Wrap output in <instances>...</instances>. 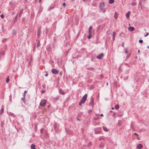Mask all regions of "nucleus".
<instances>
[{"label":"nucleus","mask_w":149,"mask_h":149,"mask_svg":"<svg viewBox=\"0 0 149 149\" xmlns=\"http://www.w3.org/2000/svg\"><path fill=\"white\" fill-rule=\"evenodd\" d=\"M105 5L104 3L103 2H101L100 3L99 8L101 10L103 13H104L106 12L105 8Z\"/></svg>","instance_id":"1"},{"label":"nucleus","mask_w":149,"mask_h":149,"mask_svg":"<svg viewBox=\"0 0 149 149\" xmlns=\"http://www.w3.org/2000/svg\"><path fill=\"white\" fill-rule=\"evenodd\" d=\"M87 97V94H85L83 96L81 100L79 102V105L81 106L83 104H84L86 101Z\"/></svg>","instance_id":"2"},{"label":"nucleus","mask_w":149,"mask_h":149,"mask_svg":"<svg viewBox=\"0 0 149 149\" xmlns=\"http://www.w3.org/2000/svg\"><path fill=\"white\" fill-rule=\"evenodd\" d=\"M94 131L95 134H99L100 132L101 128L100 127L95 128L94 129Z\"/></svg>","instance_id":"3"},{"label":"nucleus","mask_w":149,"mask_h":149,"mask_svg":"<svg viewBox=\"0 0 149 149\" xmlns=\"http://www.w3.org/2000/svg\"><path fill=\"white\" fill-rule=\"evenodd\" d=\"M46 103L45 100H42L40 103V105L42 107H44Z\"/></svg>","instance_id":"4"},{"label":"nucleus","mask_w":149,"mask_h":149,"mask_svg":"<svg viewBox=\"0 0 149 149\" xmlns=\"http://www.w3.org/2000/svg\"><path fill=\"white\" fill-rule=\"evenodd\" d=\"M52 72L53 74H57L58 73V71L55 69H52Z\"/></svg>","instance_id":"5"},{"label":"nucleus","mask_w":149,"mask_h":149,"mask_svg":"<svg viewBox=\"0 0 149 149\" xmlns=\"http://www.w3.org/2000/svg\"><path fill=\"white\" fill-rule=\"evenodd\" d=\"M93 102H94V99L93 98L91 97V101L89 103V105L90 106H91L92 107L93 106Z\"/></svg>","instance_id":"6"},{"label":"nucleus","mask_w":149,"mask_h":149,"mask_svg":"<svg viewBox=\"0 0 149 149\" xmlns=\"http://www.w3.org/2000/svg\"><path fill=\"white\" fill-rule=\"evenodd\" d=\"M104 54L103 53H101L100 55L97 56V58L99 59H101L103 57Z\"/></svg>","instance_id":"7"},{"label":"nucleus","mask_w":149,"mask_h":149,"mask_svg":"<svg viewBox=\"0 0 149 149\" xmlns=\"http://www.w3.org/2000/svg\"><path fill=\"white\" fill-rule=\"evenodd\" d=\"M142 147V145L141 144H139L136 146L137 149H141Z\"/></svg>","instance_id":"8"},{"label":"nucleus","mask_w":149,"mask_h":149,"mask_svg":"<svg viewBox=\"0 0 149 149\" xmlns=\"http://www.w3.org/2000/svg\"><path fill=\"white\" fill-rule=\"evenodd\" d=\"M41 33V28H39L38 29V36H40Z\"/></svg>","instance_id":"9"},{"label":"nucleus","mask_w":149,"mask_h":149,"mask_svg":"<svg viewBox=\"0 0 149 149\" xmlns=\"http://www.w3.org/2000/svg\"><path fill=\"white\" fill-rule=\"evenodd\" d=\"M120 36L121 37L124 38L125 37V34L123 33H121L120 34Z\"/></svg>","instance_id":"10"},{"label":"nucleus","mask_w":149,"mask_h":149,"mask_svg":"<svg viewBox=\"0 0 149 149\" xmlns=\"http://www.w3.org/2000/svg\"><path fill=\"white\" fill-rule=\"evenodd\" d=\"M46 49L48 51H50L51 50L50 46L49 45H48L46 47Z\"/></svg>","instance_id":"11"},{"label":"nucleus","mask_w":149,"mask_h":149,"mask_svg":"<svg viewBox=\"0 0 149 149\" xmlns=\"http://www.w3.org/2000/svg\"><path fill=\"white\" fill-rule=\"evenodd\" d=\"M128 30L130 31H133L134 30V27H132V26H130V27H129L128 28Z\"/></svg>","instance_id":"12"},{"label":"nucleus","mask_w":149,"mask_h":149,"mask_svg":"<svg viewBox=\"0 0 149 149\" xmlns=\"http://www.w3.org/2000/svg\"><path fill=\"white\" fill-rule=\"evenodd\" d=\"M59 92L60 94L62 95H64L65 94V93L61 89H59Z\"/></svg>","instance_id":"13"},{"label":"nucleus","mask_w":149,"mask_h":149,"mask_svg":"<svg viewBox=\"0 0 149 149\" xmlns=\"http://www.w3.org/2000/svg\"><path fill=\"white\" fill-rule=\"evenodd\" d=\"M130 12L129 11L126 14V16L127 18H128L130 17Z\"/></svg>","instance_id":"14"},{"label":"nucleus","mask_w":149,"mask_h":149,"mask_svg":"<svg viewBox=\"0 0 149 149\" xmlns=\"http://www.w3.org/2000/svg\"><path fill=\"white\" fill-rule=\"evenodd\" d=\"M116 36V33L114 32H113V35H112V37H113V40H115V36Z\"/></svg>","instance_id":"15"},{"label":"nucleus","mask_w":149,"mask_h":149,"mask_svg":"<svg viewBox=\"0 0 149 149\" xmlns=\"http://www.w3.org/2000/svg\"><path fill=\"white\" fill-rule=\"evenodd\" d=\"M31 147V149H36L35 148V145L33 144H32Z\"/></svg>","instance_id":"16"},{"label":"nucleus","mask_w":149,"mask_h":149,"mask_svg":"<svg viewBox=\"0 0 149 149\" xmlns=\"http://www.w3.org/2000/svg\"><path fill=\"white\" fill-rule=\"evenodd\" d=\"M23 12V9H22L20 11L19 14V17H20L21 15H22V13Z\"/></svg>","instance_id":"17"},{"label":"nucleus","mask_w":149,"mask_h":149,"mask_svg":"<svg viewBox=\"0 0 149 149\" xmlns=\"http://www.w3.org/2000/svg\"><path fill=\"white\" fill-rule=\"evenodd\" d=\"M18 15V14H17L16 15V16L15 17V19L14 20L13 22L14 23H15L17 21Z\"/></svg>","instance_id":"18"},{"label":"nucleus","mask_w":149,"mask_h":149,"mask_svg":"<svg viewBox=\"0 0 149 149\" xmlns=\"http://www.w3.org/2000/svg\"><path fill=\"white\" fill-rule=\"evenodd\" d=\"M114 0H109V4H111L114 2Z\"/></svg>","instance_id":"19"},{"label":"nucleus","mask_w":149,"mask_h":149,"mask_svg":"<svg viewBox=\"0 0 149 149\" xmlns=\"http://www.w3.org/2000/svg\"><path fill=\"white\" fill-rule=\"evenodd\" d=\"M102 128H103V129L104 130V131H105V132H107V131H108V130L107 129V128L106 127H104L103 126L102 127Z\"/></svg>","instance_id":"20"},{"label":"nucleus","mask_w":149,"mask_h":149,"mask_svg":"<svg viewBox=\"0 0 149 149\" xmlns=\"http://www.w3.org/2000/svg\"><path fill=\"white\" fill-rule=\"evenodd\" d=\"M122 124V122L121 120H118V125L119 126H120Z\"/></svg>","instance_id":"21"},{"label":"nucleus","mask_w":149,"mask_h":149,"mask_svg":"<svg viewBox=\"0 0 149 149\" xmlns=\"http://www.w3.org/2000/svg\"><path fill=\"white\" fill-rule=\"evenodd\" d=\"M4 55V53L3 51L0 52V56Z\"/></svg>","instance_id":"22"},{"label":"nucleus","mask_w":149,"mask_h":149,"mask_svg":"<svg viewBox=\"0 0 149 149\" xmlns=\"http://www.w3.org/2000/svg\"><path fill=\"white\" fill-rule=\"evenodd\" d=\"M115 108L116 109H118L119 108V105L118 104L116 105L115 107Z\"/></svg>","instance_id":"23"},{"label":"nucleus","mask_w":149,"mask_h":149,"mask_svg":"<svg viewBox=\"0 0 149 149\" xmlns=\"http://www.w3.org/2000/svg\"><path fill=\"white\" fill-rule=\"evenodd\" d=\"M57 124L56 123H55L54 124V127L55 130H56V129H57Z\"/></svg>","instance_id":"24"},{"label":"nucleus","mask_w":149,"mask_h":149,"mask_svg":"<svg viewBox=\"0 0 149 149\" xmlns=\"http://www.w3.org/2000/svg\"><path fill=\"white\" fill-rule=\"evenodd\" d=\"M3 110H4V109L3 108H2L1 109V110L0 111V114H2L3 112Z\"/></svg>","instance_id":"25"},{"label":"nucleus","mask_w":149,"mask_h":149,"mask_svg":"<svg viewBox=\"0 0 149 149\" xmlns=\"http://www.w3.org/2000/svg\"><path fill=\"white\" fill-rule=\"evenodd\" d=\"M25 97H22V98H21V100H22V101L23 102H24V103L25 104H26V103H25V100H24L25 99Z\"/></svg>","instance_id":"26"},{"label":"nucleus","mask_w":149,"mask_h":149,"mask_svg":"<svg viewBox=\"0 0 149 149\" xmlns=\"http://www.w3.org/2000/svg\"><path fill=\"white\" fill-rule=\"evenodd\" d=\"M40 42L39 41H38V42L37 47H39L40 46Z\"/></svg>","instance_id":"27"},{"label":"nucleus","mask_w":149,"mask_h":149,"mask_svg":"<svg viewBox=\"0 0 149 149\" xmlns=\"http://www.w3.org/2000/svg\"><path fill=\"white\" fill-rule=\"evenodd\" d=\"M100 147V148L103 147L104 146V144H103L102 143L100 144L99 145Z\"/></svg>","instance_id":"28"},{"label":"nucleus","mask_w":149,"mask_h":149,"mask_svg":"<svg viewBox=\"0 0 149 149\" xmlns=\"http://www.w3.org/2000/svg\"><path fill=\"white\" fill-rule=\"evenodd\" d=\"M27 91H24V94H23V97H25L26 94L27 93Z\"/></svg>","instance_id":"29"},{"label":"nucleus","mask_w":149,"mask_h":149,"mask_svg":"<svg viewBox=\"0 0 149 149\" xmlns=\"http://www.w3.org/2000/svg\"><path fill=\"white\" fill-rule=\"evenodd\" d=\"M9 114L10 116H15L14 114L13 113H12V112H10L9 113Z\"/></svg>","instance_id":"30"},{"label":"nucleus","mask_w":149,"mask_h":149,"mask_svg":"<svg viewBox=\"0 0 149 149\" xmlns=\"http://www.w3.org/2000/svg\"><path fill=\"white\" fill-rule=\"evenodd\" d=\"M16 31L15 30H13V33L14 35H15L16 33Z\"/></svg>","instance_id":"31"},{"label":"nucleus","mask_w":149,"mask_h":149,"mask_svg":"<svg viewBox=\"0 0 149 149\" xmlns=\"http://www.w3.org/2000/svg\"><path fill=\"white\" fill-rule=\"evenodd\" d=\"M10 80L9 79V77H8L6 79V82L7 83H8L9 82Z\"/></svg>","instance_id":"32"},{"label":"nucleus","mask_w":149,"mask_h":149,"mask_svg":"<svg viewBox=\"0 0 149 149\" xmlns=\"http://www.w3.org/2000/svg\"><path fill=\"white\" fill-rule=\"evenodd\" d=\"M99 119V118L95 117V118H94L93 119L94 120H97L98 119Z\"/></svg>","instance_id":"33"},{"label":"nucleus","mask_w":149,"mask_h":149,"mask_svg":"<svg viewBox=\"0 0 149 149\" xmlns=\"http://www.w3.org/2000/svg\"><path fill=\"white\" fill-rule=\"evenodd\" d=\"M91 38V34H89V36H88V39H90Z\"/></svg>","instance_id":"34"},{"label":"nucleus","mask_w":149,"mask_h":149,"mask_svg":"<svg viewBox=\"0 0 149 149\" xmlns=\"http://www.w3.org/2000/svg\"><path fill=\"white\" fill-rule=\"evenodd\" d=\"M92 29V27L91 26H90L89 28V30H91Z\"/></svg>","instance_id":"35"},{"label":"nucleus","mask_w":149,"mask_h":149,"mask_svg":"<svg viewBox=\"0 0 149 149\" xmlns=\"http://www.w3.org/2000/svg\"><path fill=\"white\" fill-rule=\"evenodd\" d=\"M45 92V91L44 90H42L41 91V93H44Z\"/></svg>","instance_id":"36"},{"label":"nucleus","mask_w":149,"mask_h":149,"mask_svg":"<svg viewBox=\"0 0 149 149\" xmlns=\"http://www.w3.org/2000/svg\"><path fill=\"white\" fill-rule=\"evenodd\" d=\"M131 4L132 6H135L136 5V3H132Z\"/></svg>","instance_id":"37"},{"label":"nucleus","mask_w":149,"mask_h":149,"mask_svg":"<svg viewBox=\"0 0 149 149\" xmlns=\"http://www.w3.org/2000/svg\"><path fill=\"white\" fill-rule=\"evenodd\" d=\"M139 43H142L143 42V40H140L139 41Z\"/></svg>","instance_id":"38"},{"label":"nucleus","mask_w":149,"mask_h":149,"mask_svg":"<svg viewBox=\"0 0 149 149\" xmlns=\"http://www.w3.org/2000/svg\"><path fill=\"white\" fill-rule=\"evenodd\" d=\"M48 31V29L47 28H46V29L45 30V32H46V34L47 33V32Z\"/></svg>","instance_id":"39"},{"label":"nucleus","mask_w":149,"mask_h":149,"mask_svg":"<svg viewBox=\"0 0 149 149\" xmlns=\"http://www.w3.org/2000/svg\"><path fill=\"white\" fill-rule=\"evenodd\" d=\"M0 16L2 18H3L4 17V15L3 14H1L0 15Z\"/></svg>","instance_id":"40"},{"label":"nucleus","mask_w":149,"mask_h":149,"mask_svg":"<svg viewBox=\"0 0 149 149\" xmlns=\"http://www.w3.org/2000/svg\"><path fill=\"white\" fill-rule=\"evenodd\" d=\"M53 8H52V7H51H51H49V9H48V10H50L51 9H53Z\"/></svg>","instance_id":"41"},{"label":"nucleus","mask_w":149,"mask_h":149,"mask_svg":"<svg viewBox=\"0 0 149 149\" xmlns=\"http://www.w3.org/2000/svg\"><path fill=\"white\" fill-rule=\"evenodd\" d=\"M148 34H149V33H148L146 32V35L145 36V37L147 36H148Z\"/></svg>","instance_id":"42"},{"label":"nucleus","mask_w":149,"mask_h":149,"mask_svg":"<svg viewBox=\"0 0 149 149\" xmlns=\"http://www.w3.org/2000/svg\"><path fill=\"white\" fill-rule=\"evenodd\" d=\"M92 33V31L91 30H89V34H91Z\"/></svg>","instance_id":"43"},{"label":"nucleus","mask_w":149,"mask_h":149,"mask_svg":"<svg viewBox=\"0 0 149 149\" xmlns=\"http://www.w3.org/2000/svg\"><path fill=\"white\" fill-rule=\"evenodd\" d=\"M134 135H136L137 136H138V134H137V133H134Z\"/></svg>","instance_id":"44"},{"label":"nucleus","mask_w":149,"mask_h":149,"mask_svg":"<svg viewBox=\"0 0 149 149\" xmlns=\"http://www.w3.org/2000/svg\"><path fill=\"white\" fill-rule=\"evenodd\" d=\"M63 6H64V7H65V3H63Z\"/></svg>","instance_id":"45"},{"label":"nucleus","mask_w":149,"mask_h":149,"mask_svg":"<svg viewBox=\"0 0 149 149\" xmlns=\"http://www.w3.org/2000/svg\"><path fill=\"white\" fill-rule=\"evenodd\" d=\"M100 141L101 140H102V141H104V139L103 138H101V139H100Z\"/></svg>","instance_id":"46"},{"label":"nucleus","mask_w":149,"mask_h":149,"mask_svg":"<svg viewBox=\"0 0 149 149\" xmlns=\"http://www.w3.org/2000/svg\"><path fill=\"white\" fill-rule=\"evenodd\" d=\"M6 39H6V38L3 39V40H2V41H3V42L4 41V40H6Z\"/></svg>","instance_id":"47"},{"label":"nucleus","mask_w":149,"mask_h":149,"mask_svg":"<svg viewBox=\"0 0 149 149\" xmlns=\"http://www.w3.org/2000/svg\"><path fill=\"white\" fill-rule=\"evenodd\" d=\"M91 112V110H89V111H88V113H90Z\"/></svg>","instance_id":"48"},{"label":"nucleus","mask_w":149,"mask_h":149,"mask_svg":"<svg viewBox=\"0 0 149 149\" xmlns=\"http://www.w3.org/2000/svg\"><path fill=\"white\" fill-rule=\"evenodd\" d=\"M100 116H103V114L102 113V114H101L100 115Z\"/></svg>","instance_id":"49"},{"label":"nucleus","mask_w":149,"mask_h":149,"mask_svg":"<svg viewBox=\"0 0 149 149\" xmlns=\"http://www.w3.org/2000/svg\"><path fill=\"white\" fill-rule=\"evenodd\" d=\"M115 115H116V113H113V116H115Z\"/></svg>","instance_id":"50"},{"label":"nucleus","mask_w":149,"mask_h":149,"mask_svg":"<svg viewBox=\"0 0 149 149\" xmlns=\"http://www.w3.org/2000/svg\"><path fill=\"white\" fill-rule=\"evenodd\" d=\"M100 77L101 78H102L103 77V75L102 74H101L100 75Z\"/></svg>","instance_id":"51"},{"label":"nucleus","mask_w":149,"mask_h":149,"mask_svg":"<svg viewBox=\"0 0 149 149\" xmlns=\"http://www.w3.org/2000/svg\"><path fill=\"white\" fill-rule=\"evenodd\" d=\"M106 33L107 34H109V32L108 31H107L106 32Z\"/></svg>","instance_id":"52"},{"label":"nucleus","mask_w":149,"mask_h":149,"mask_svg":"<svg viewBox=\"0 0 149 149\" xmlns=\"http://www.w3.org/2000/svg\"><path fill=\"white\" fill-rule=\"evenodd\" d=\"M127 50H125V53H127Z\"/></svg>","instance_id":"53"},{"label":"nucleus","mask_w":149,"mask_h":149,"mask_svg":"<svg viewBox=\"0 0 149 149\" xmlns=\"http://www.w3.org/2000/svg\"><path fill=\"white\" fill-rule=\"evenodd\" d=\"M124 43H123L122 44V46L123 47H124Z\"/></svg>","instance_id":"54"},{"label":"nucleus","mask_w":149,"mask_h":149,"mask_svg":"<svg viewBox=\"0 0 149 149\" xmlns=\"http://www.w3.org/2000/svg\"><path fill=\"white\" fill-rule=\"evenodd\" d=\"M98 115H99V114H96L95 115V116H98Z\"/></svg>","instance_id":"55"},{"label":"nucleus","mask_w":149,"mask_h":149,"mask_svg":"<svg viewBox=\"0 0 149 149\" xmlns=\"http://www.w3.org/2000/svg\"><path fill=\"white\" fill-rule=\"evenodd\" d=\"M45 76L46 77H47L48 76V74H47L45 75Z\"/></svg>","instance_id":"56"},{"label":"nucleus","mask_w":149,"mask_h":149,"mask_svg":"<svg viewBox=\"0 0 149 149\" xmlns=\"http://www.w3.org/2000/svg\"><path fill=\"white\" fill-rule=\"evenodd\" d=\"M91 145V142H90L88 144V145L89 146H90V145Z\"/></svg>","instance_id":"57"},{"label":"nucleus","mask_w":149,"mask_h":149,"mask_svg":"<svg viewBox=\"0 0 149 149\" xmlns=\"http://www.w3.org/2000/svg\"><path fill=\"white\" fill-rule=\"evenodd\" d=\"M140 50H138V53H140Z\"/></svg>","instance_id":"58"},{"label":"nucleus","mask_w":149,"mask_h":149,"mask_svg":"<svg viewBox=\"0 0 149 149\" xmlns=\"http://www.w3.org/2000/svg\"><path fill=\"white\" fill-rule=\"evenodd\" d=\"M77 120H80V119H79V118H78L77 119Z\"/></svg>","instance_id":"59"},{"label":"nucleus","mask_w":149,"mask_h":149,"mask_svg":"<svg viewBox=\"0 0 149 149\" xmlns=\"http://www.w3.org/2000/svg\"><path fill=\"white\" fill-rule=\"evenodd\" d=\"M41 0H39V2H40L41 1Z\"/></svg>","instance_id":"60"},{"label":"nucleus","mask_w":149,"mask_h":149,"mask_svg":"<svg viewBox=\"0 0 149 149\" xmlns=\"http://www.w3.org/2000/svg\"><path fill=\"white\" fill-rule=\"evenodd\" d=\"M117 17H116V16H115V18L116 19L117 18Z\"/></svg>","instance_id":"61"},{"label":"nucleus","mask_w":149,"mask_h":149,"mask_svg":"<svg viewBox=\"0 0 149 149\" xmlns=\"http://www.w3.org/2000/svg\"><path fill=\"white\" fill-rule=\"evenodd\" d=\"M147 47V48H149V46H148Z\"/></svg>","instance_id":"62"},{"label":"nucleus","mask_w":149,"mask_h":149,"mask_svg":"<svg viewBox=\"0 0 149 149\" xmlns=\"http://www.w3.org/2000/svg\"><path fill=\"white\" fill-rule=\"evenodd\" d=\"M112 109H114V108H113V107H112Z\"/></svg>","instance_id":"63"},{"label":"nucleus","mask_w":149,"mask_h":149,"mask_svg":"<svg viewBox=\"0 0 149 149\" xmlns=\"http://www.w3.org/2000/svg\"><path fill=\"white\" fill-rule=\"evenodd\" d=\"M144 31H146V29H144Z\"/></svg>","instance_id":"64"}]
</instances>
